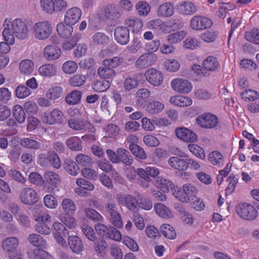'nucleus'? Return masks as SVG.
<instances>
[{"label": "nucleus", "instance_id": "f257e3e1", "mask_svg": "<svg viewBox=\"0 0 259 259\" xmlns=\"http://www.w3.org/2000/svg\"><path fill=\"white\" fill-rule=\"evenodd\" d=\"M4 29L2 35L5 41L14 44L15 36L20 39L27 37L29 30L26 23L21 19L16 18L12 21L11 18H6L4 23Z\"/></svg>", "mask_w": 259, "mask_h": 259}, {"label": "nucleus", "instance_id": "f03ea898", "mask_svg": "<svg viewBox=\"0 0 259 259\" xmlns=\"http://www.w3.org/2000/svg\"><path fill=\"white\" fill-rule=\"evenodd\" d=\"M171 167L179 170L185 171L188 168L198 170L201 167L200 163L195 159L187 157L182 158L179 157H171L168 160Z\"/></svg>", "mask_w": 259, "mask_h": 259}, {"label": "nucleus", "instance_id": "7ed1b4c3", "mask_svg": "<svg viewBox=\"0 0 259 259\" xmlns=\"http://www.w3.org/2000/svg\"><path fill=\"white\" fill-rule=\"evenodd\" d=\"M44 178L46 181L44 189L47 193L55 194L59 191L58 186L60 183V179L58 174L54 171H48L44 174Z\"/></svg>", "mask_w": 259, "mask_h": 259}, {"label": "nucleus", "instance_id": "20e7f679", "mask_svg": "<svg viewBox=\"0 0 259 259\" xmlns=\"http://www.w3.org/2000/svg\"><path fill=\"white\" fill-rule=\"evenodd\" d=\"M33 31L35 37L39 40L48 38L51 34L52 28L48 21H42L34 24Z\"/></svg>", "mask_w": 259, "mask_h": 259}, {"label": "nucleus", "instance_id": "39448f33", "mask_svg": "<svg viewBox=\"0 0 259 259\" xmlns=\"http://www.w3.org/2000/svg\"><path fill=\"white\" fill-rule=\"evenodd\" d=\"M105 209L111 223L117 228L121 227V218L118 212L117 204L114 202H108L105 205Z\"/></svg>", "mask_w": 259, "mask_h": 259}, {"label": "nucleus", "instance_id": "423d86ee", "mask_svg": "<svg viewBox=\"0 0 259 259\" xmlns=\"http://www.w3.org/2000/svg\"><path fill=\"white\" fill-rule=\"evenodd\" d=\"M67 124L70 128L75 131L94 132L96 130L89 121L82 119L70 118L68 119Z\"/></svg>", "mask_w": 259, "mask_h": 259}, {"label": "nucleus", "instance_id": "0eeeda50", "mask_svg": "<svg viewBox=\"0 0 259 259\" xmlns=\"http://www.w3.org/2000/svg\"><path fill=\"white\" fill-rule=\"evenodd\" d=\"M236 212L241 218L246 220H253L257 215L255 208L251 204L246 202L238 204Z\"/></svg>", "mask_w": 259, "mask_h": 259}, {"label": "nucleus", "instance_id": "6e6552de", "mask_svg": "<svg viewBox=\"0 0 259 259\" xmlns=\"http://www.w3.org/2000/svg\"><path fill=\"white\" fill-rule=\"evenodd\" d=\"M41 116L42 121L50 125L61 123L64 119L63 112L57 108L43 113Z\"/></svg>", "mask_w": 259, "mask_h": 259}, {"label": "nucleus", "instance_id": "1a4fd4ad", "mask_svg": "<svg viewBox=\"0 0 259 259\" xmlns=\"http://www.w3.org/2000/svg\"><path fill=\"white\" fill-rule=\"evenodd\" d=\"M212 25V22L210 19L200 15L193 16L190 22V28L197 31L209 28Z\"/></svg>", "mask_w": 259, "mask_h": 259}, {"label": "nucleus", "instance_id": "9d476101", "mask_svg": "<svg viewBox=\"0 0 259 259\" xmlns=\"http://www.w3.org/2000/svg\"><path fill=\"white\" fill-rule=\"evenodd\" d=\"M196 121L200 126L206 128H214L219 124L218 117L210 113H203L199 116Z\"/></svg>", "mask_w": 259, "mask_h": 259}, {"label": "nucleus", "instance_id": "9b49d317", "mask_svg": "<svg viewBox=\"0 0 259 259\" xmlns=\"http://www.w3.org/2000/svg\"><path fill=\"white\" fill-rule=\"evenodd\" d=\"M175 134L180 140L186 143H195L198 139L196 134L192 130L185 127H177L175 130Z\"/></svg>", "mask_w": 259, "mask_h": 259}, {"label": "nucleus", "instance_id": "f8f14e48", "mask_svg": "<svg viewBox=\"0 0 259 259\" xmlns=\"http://www.w3.org/2000/svg\"><path fill=\"white\" fill-rule=\"evenodd\" d=\"M116 199L118 204L126 206L130 210L135 211L137 209L138 200L134 196L130 194H118L116 195Z\"/></svg>", "mask_w": 259, "mask_h": 259}, {"label": "nucleus", "instance_id": "ddd939ff", "mask_svg": "<svg viewBox=\"0 0 259 259\" xmlns=\"http://www.w3.org/2000/svg\"><path fill=\"white\" fill-rule=\"evenodd\" d=\"M144 75L148 83L154 87H158L163 82V75L156 69L151 68L147 69Z\"/></svg>", "mask_w": 259, "mask_h": 259}, {"label": "nucleus", "instance_id": "4468645a", "mask_svg": "<svg viewBox=\"0 0 259 259\" xmlns=\"http://www.w3.org/2000/svg\"><path fill=\"white\" fill-rule=\"evenodd\" d=\"M19 199L24 204L32 205L37 201V194L34 189L25 187L21 190Z\"/></svg>", "mask_w": 259, "mask_h": 259}, {"label": "nucleus", "instance_id": "2eb2a0df", "mask_svg": "<svg viewBox=\"0 0 259 259\" xmlns=\"http://www.w3.org/2000/svg\"><path fill=\"white\" fill-rule=\"evenodd\" d=\"M171 86L175 91L180 93H189L192 89L191 83L188 80L182 78H176L172 80Z\"/></svg>", "mask_w": 259, "mask_h": 259}, {"label": "nucleus", "instance_id": "dca6fc26", "mask_svg": "<svg viewBox=\"0 0 259 259\" xmlns=\"http://www.w3.org/2000/svg\"><path fill=\"white\" fill-rule=\"evenodd\" d=\"M156 60L155 55L146 53L141 55L135 62L136 67L142 69L153 64Z\"/></svg>", "mask_w": 259, "mask_h": 259}, {"label": "nucleus", "instance_id": "f3484780", "mask_svg": "<svg viewBox=\"0 0 259 259\" xmlns=\"http://www.w3.org/2000/svg\"><path fill=\"white\" fill-rule=\"evenodd\" d=\"M114 35L116 41L121 45H125L130 41V30L127 27H116L114 29Z\"/></svg>", "mask_w": 259, "mask_h": 259}, {"label": "nucleus", "instance_id": "a211bd4d", "mask_svg": "<svg viewBox=\"0 0 259 259\" xmlns=\"http://www.w3.org/2000/svg\"><path fill=\"white\" fill-rule=\"evenodd\" d=\"M81 15V10L77 7L68 9L65 15L64 21L66 24L74 25L79 20Z\"/></svg>", "mask_w": 259, "mask_h": 259}, {"label": "nucleus", "instance_id": "6ab92c4d", "mask_svg": "<svg viewBox=\"0 0 259 259\" xmlns=\"http://www.w3.org/2000/svg\"><path fill=\"white\" fill-rule=\"evenodd\" d=\"M178 12L184 15H192L197 10L196 6L191 2L187 1L181 3L178 6Z\"/></svg>", "mask_w": 259, "mask_h": 259}, {"label": "nucleus", "instance_id": "aec40b11", "mask_svg": "<svg viewBox=\"0 0 259 259\" xmlns=\"http://www.w3.org/2000/svg\"><path fill=\"white\" fill-rule=\"evenodd\" d=\"M38 72L42 76L51 78L57 75L58 68L54 64L50 63L46 64L39 67Z\"/></svg>", "mask_w": 259, "mask_h": 259}, {"label": "nucleus", "instance_id": "412c9836", "mask_svg": "<svg viewBox=\"0 0 259 259\" xmlns=\"http://www.w3.org/2000/svg\"><path fill=\"white\" fill-rule=\"evenodd\" d=\"M68 244L71 250L76 254L83 250V246L81 239L76 235H70L68 238Z\"/></svg>", "mask_w": 259, "mask_h": 259}, {"label": "nucleus", "instance_id": "4be33fe9", "mask_svg": "<svg viewBox=\"0 0 259 259\" xmlns=\"http://www.w3.org/2000/svg\"><path fill=\"white\" fill-rule=\"evenodd\" d=\"M61 54L60 49L54 45H48L45 47L44 55L46 59L49 61L59 58Z\"/></svg>", "mask_w": 259, "mask_h": 259}, {"label": "nucleus", "instance_id": "5701e85b", "mask_svg": "<svg viewBox=\"0 0 259 259\" xmlns=\"http://www.w3.org/2000/svg\"><path fill=\"white\" fill-rule=\"evenodd\" d=\"M174 13V4L166 2L160 5L157 9V14L161 17H169Z\"/></svg>", "mask_w": 259, "mask_h": 259}, {"label": "nucleus", "instance_id": "b1692460", "mask_svg": "<svg viewBox=\"0 0 259 259\" xmlns=\"http://www.w3.org/2000/svg\"><path fill=\"white\" fill-rule=\"evenodd\" d=\"M18 245V239L15 237H8L2 242L3 249L7 253L15 250Z\"/></svg>", "mask_w": 259, "mask_h": 259}, {"label": "nucleus", "instance_id": "393cba45", "mask_svg": "<svg viewBox=\"0 0 259 259\" xmlns=\"http://www.w3.org/2000/svg\"><path fill=\"white\" fill-rule=\"evenodd\" d=\"M118 163H122L126 165H130L133 163L134 159L130 152L123 148L117 149Z\"/></svg>", "mask_w": 259, "mask_h": 259}, {"label": "nucleus", "instance_id": "a878e982", "mask_svg": "<svg viewBox=\"0 0 259 259\" xmlns=\"http://www.w3.org/2000/svg\"><path fill=\"white\" fill-rule=\"evenodd\" d=\"M169 102L175 106L184 107L191 105L192 100L188 97L178 95L171 97Z\"/></svg>", "mask_w": 259, "mask_h": 259}, {"label": "nucleus", "instance_id": "bb28decb", "mask_svg": "<svg viewBox=\"0 0 259 259\" xmlns=\"http://www.w3.org/2000/svg\"><path fill=\"white\" fill-rule=\"evenodd\" d=\"M30 259H54L53 256L43 249L35 248L28 251Z\"/></svg>", "mask_w": 259, "mask_h": 259}, {"label": "nucleus", "instance_id": "cd10ccee", "mask_svg": "<svg viewBox=\"0 0 259 259\" xmlns=\"http://www.w3.org/2000/svg\"><path fill=\"white\" fill-rule=\"evenodd\" d=\"M204 69L210 71L216 70L220 66V63L217 58L213 56H208L203 62Z\"/></svg>", "mask_w": 259, "mask_h": 259}, {"label": "nucleus", "instance_id": "c85d7f7f", "mask_svg": "<svg viewBox=\"0 0 259 259\" xmlns=\"http://www.w3.org/2000/svg\"><path fill=\"white\" fill-rule=\"evenodd\" d=\"M63 166L66 171L70 175L75 176L79 172L77 164L71 159H66L64 160Z\"/></svg>", "mask_w": 259, "mask_h": 259}, {"label": "nucleus", "instance_id": "c756f323", "mask_svg": "<svg viewBox=\"0 0 259 259\" xmlns=\"http://www.w3.org/2000/svg\"><path fill=\"white\" fill-rule=\"evenodd\" d=\"M73 27L69 24L64 25L60 23L57 25V31L58 34L63 38H69L73 32Z\"/></svg>", "mask_w": 259, "mask_h": 259}, {"label": "nucleus", "instance_id": "7c9ffc66", "mask_svg": "<svg viewBox=\"0 0 259 259\" xmlns=\"http://www.w3.org/2000/svg\"><path fill=\"white\" fill-rule=\"evenodd\" d=\"M28 240L34 246L46 248L47 245L46 240L41 236L37 234L29 235Z\"/></svg>", "mask_w": 259, "mask_h": 259}, {"label": "nucleus", "instance_id": "2f4dec72", "mask_svg": "<svg viewBox=\"0 0 259 259\" xmlns=\"http://www.w3.org/2000/svg\"><path fill=\"white\" fill-rule=\"evenodd\" d=\"M154 210L157 215L163 219H169L172 217L170 210L161 203H157L154 206Z\"/></svg>", "mask_w": 259, "mask_h": 259}, {"label": "nucleus", "instance_id": "473e14b6", "mask_svg": "<svg viewBox=\"0 0 259 259\" xmlns=\"http://www.w3.org/2000/svg\"><path fill=\"white\" fill-rule=\"evenodd\" d=\"M65 143L67 147L72 151H80L82 149L81 141L77 136L68 138L66 140Z\"/></svg>", "mask_w": 259, "mask_h": 259}, {"label": "nucleus", "instance_id": "72a5a7b5", "mask_svg": "<svg viewBox=\"0 0 259 259\" xmlns=\"http://www.w3.org/2000/svg\"><path fill=\"white\" fill-rule=\"evenodd\" d=\"M34 68L33 62L28 59L22 60L19 65L20 72L24 75L31 74L33 71Z\"/></svg>", "mask_w": 259, "mask_h": 259}, {"label": "nucleus", "instance_id": "f704fd0d", "mask_svg": "<svg viewBox=\"0 0 259 259\" xmlns=\"http://www.w3.org/2000/svg\"><path fill=\"white\" fill-rule=\"evenodd\" d=\"M105 17L110 20H115L120 17V13L118 8L114 5H110L107 7L104 10Z\"/></svg>", "mask_w": 259, "mask_h": 259}, {"label": "nucleus", "instance_id": "c9c22d12", "mask_svg": "<svg viewBox=\"0 0 259 259\" xmlns=\"http://www.w3.org/2000/svg\"><path fill=\"white\" fill-rule=\"evenodd\" d=\"M164 104L156 101H150L146 107V111L150 114H157L164 109Z\"/></svg>", "mask_w": 259, "mask_h": 259}, {"label": "nucleus", "instance_id": "e433bc0d", "mask_svg": "<svg viewBox=\"0 0 259 259\" xmlns=\"http://www.w3.org/2000/svg\"><path fill=\"white\" fill-rule=\"evenodd\" d=\"M98 74L102 78L110 79L116 75V72L109 66L106 67L105 65H103V66L100 67L98 68Z\"/></svg>", "mask_w": 259, "mask_h": 259}, {"label": "nucleus", "instance_id": "4c0bfd02", "mask_svg": "<svg viewBox=\"0 0 259 259\" xmlns=\"http://www.w3.org/2000/svg\"><path fill=\"white\" fill-rule=\"evenodd\" d=\"M223 156L222 154L217 151H212L209 154V161L213 165L220 167L223 164Z\"/></svg>", "mask_w": 259, "mask_h": 259}, {"label": "nucleus", "instance_id": "58836bf2", "mask_svg": "<svg viewBox=\"0 0 259 259\" xmlns=\"http://www.w3.org/2000/svg\"><path fill=\"white\" fill-rule=\"evenodd\" d=\"M13 114L15 119L20 123L25 121L26 114L23 107L20 105H15L13 107Z\"/></svg>", "mask_w": 259, "mask_h": 259}, {"label": "nucleus", "instance_id": "ea45409f", "mask_svg": "<svg viewBox=\"0 0 259 259\" xmlns=\"http://www.w3.org/2000/svg\"><path fill=\"white\" fill-rule=\"evenodd\" d=\"M155 186L164 192H168L172 188V182L168 180L162 178H158L155 183Z\"/></svg>", "mask_w": 259, "mask_h": 259}, {"label": "nucleus", "instance_id": "a19ab883", "mask_svg": "<svg viewBox=\"0 0 259 259\" xmlns=\"http://www.w3.org/2000/svg\"><path fill=\"white\" fill-rule=\"evenodd\" d=\"M81 97L80 91L74 90L69 93L65 98L66 103L70 105H75L79 102Z\"/></svg>", "mask_w": 259, "mask_h": 259}, {"label": "nucleus", "instance_id": "79ce46f5", "mask_svg": "<svg viewBox=\"0 0 259 259\" xmlns=\"http://www.w3.org/2000/svg\"><path fill=\"white\" fill-rule=\"evenodd\" d=\"M63 94V89L61 87L56 86L49 89L46 93V97L48 99L55 100L60 97Z\"/></svg>", "mask_w": 259, "mask_h": 259}, {"label": "nucleus", "instance_id": "37998d69", "mask_svg": "<svg viewBox=\"0 0 259 259\" xmlns=\"http://www.w3.org/2000/svg\"><path fill=\"white\" fill-rule=\"evenodd\" d=\"M123 62V58L120 56L114 57L112 59H105L103 61V65L110 67L113 69L121 65Z\"/></svg>", "mask_w": 259, "mask_h": 259}, {"label": "nucleus", "instance_id": "c03bdc74", "mask_svg": "<svg viewBox=\"0 0 259 259\" xmlns=\"http://www.w3.org/2000/svg\"><path fill=\"white\" fill-rule=\"evenodd\" d=\"M20 144L22 146L29 149L37 150L40 148L39 143L31 138H22L20 141Z\"/></svg>", "mask_w": 259, "mask_h": 259}, {"label": "nucleus", "instance_id": "a18cd8bd", "mask_svg": "<svg viewBox=\"0 0 259 259\" xmlns=\"http://www.w3.org/2000/svg\"><path fill=\"white\" fill-rule=\"evenodd\" d=\"M63 210L67 213H73L76 209L74 201L69 198L64 199L61 203Z\"/></svg>", "mask_w": 259, "mask_h": 259}, {"label": "nucleus", "instance_id": "49530a36", "mask_svg": "<svg viewBox=\"0 0 259 259\" xmlns=\"http://www.w3.org/2000/svg\"><path fill=\"white\" fill-rule=\"evenodd\" d=\"M160 231L162 234L166 238L170 239H174L176 237L175 230L170 225L163 224L160 227Z\"/></svg>", "mask_w": 259, "mask_h": 259}, {"label": "nucleus", "instance_id": "de8ad7c7", "mask_svg": "<svg viewBox=\"0 0 259 259\" xmlns=\"http://www.w3.org/2000/svg\"><path fill=\"white\" fill-rule=\"evenodd\" d=\"M189 151L197 157L201 159L205 158V154L204 150L200 146L196 144H190L188 145Z\"/></svg>", "mask_w": 259, "mask_h": 259}, {"label": "nucleus", "instance_id": "09e8293b", "mask_svg": "<svg viewBox=\"0 0 259 259\" xmlns=\"http://www.w3.org/2000/svg\"><path fill=\"white\" fill-rule=\"evenodd\" d=\"M245 38L251 42L259 45V29L254 28L246 32L245 33Z\"/></svg>", "mask_w": 259, "mask_h": 259}, {"label": "nucleus", "instance_id": "8fccbe9b", "mask_svg": "<svg viewBox=\"0 0 259 259\" xmlns=\"http://www.w3.org/2000/svg\"><path fill=\"white\" fill-rule=\"evenodd\" d=\"M75 160L78 164L85 167L91 166L92 163L91 158L82 153L77 155L75 157Z\"/></svg>", "mask_w": 259, "mask_h": 259}, {"label": "nucleus", "instance_id": "3c124183", "mask_svg": "<svg viewBox=\"0 0 259 259\" xmlns=\"http://www.w3.org/2000/svg\"><path fill=\"white\" fill-rule=\"evenodd\" d=\"M186 33L184 31H179L169 34L167 39L170 44H177L181 41L185 36Z\"/></svg>", "mask_w": 259, "mask_h": 259}, {"label": "nucleus", "instance_id": "603ef678", "mask_svg": "<svg viewBox=\"0 0 259 259\" xmlns=\"http://www.w3.org/2000/svg\"><path fill=\"white\" fill-rule=\"evenodd\" d=\"M105 237L116 241H120L122 238L120 231L111 226L108 227Z\"/></svg>", "mask_w": 259, "mask_h": 259}, {"label": "nucleus", "instance_id": "864d4df0", "mask_svg": "<svg viewBox=\"0 0 259 259\" xmlns=\"http://www.w3.org/2000/svg\"><path fill=\"white\" fill-rule=\"evenodd\" d=\"M85 81L86 77L85 75L77 74L69 79V83L72 87H77L84 84Z\"/></svg>", "mask_w": 259, "mask_h": 259}, {"label": "nucleus", "instance_id": "5fc2aeb1", "mask_svg": "<svg viewBox=\"0 0 259 259\" xmlns=\"http://www.w3.org/2000/svg\"><path fill=\"white\" fill-rule=\"evenodd\" d=\"M93 42L98 45H104L109 41V37L105 33L98 32L95 33L93 36Z\"/></svg>", "mask_w": 259, "mask_h": 259}, {"label": "nucleus", "instance_id": "6e6d98bb", "mask_svg": "<svg viewBox=\"0 0 259 259\" xmlns=\"http://www.w3.org/2000/svg\"><path fill=\"white\" fill-rule=\"evenodd\" d=\"M150 95V91L146 89H142L139 90L136 93V98L137 103L142 105L146 102Z\"/></svg>", "mask_w": 259, "mask_h": 259}, {"label": "nucleus", "instance_id": "4d7b16f0", "mask_svg": "<svg viewBox=\"0 0 259 259\" xmlns=\"http://www.w3.org/2000/svg\"><path fill=\"white\" fill-rule=\"evenodd\" d=\"M219 32L213 30H207L201 34V38L205 42H211L218 38Z\"/></svg>", "mask_w": 259, "mask_h": 259}, {"label": "nucleus", "instance_id": "13d9d810", "mask_svg": "<svg viewBox=\"0 0 259 259\" xmlns=\"http://www.w3.org/2000/svg\"><path fill=\"white\" fill-rule=\"evenodd\" d=\"M80 37V34H76L71 39L65 40L62 43V49L66 51L71 50L77 44Z\"/></svg>", "mask_w": 259, "mask_h": 259}, {"label": "nucleus", "instance_id": "bf43d9fd", "mask_svg": "<svg viewBox=\"0 0 259 259\" xmlns=\"http://www.w3.org/2000/svg\"><path fill=\"white\" fill-rule=\"evenodd\" d=\"M129 149L131 152L137 157L141 159H145L147 155L144 149L138 145H132L129 146Z\"/></svg>", "mask_w": 259, "mask_h": 259}, {"label": "nucleus", "instance_id": "052dcab7", "mask_svg": "<svg viewBox=\"0 0 259 259\" xmlns=\"http://www.w3.org/2000/svg\"><path fill=\"white\" fill-rule=\"evenodd\" d=\"M84 213L86 217L94 221H102L103 218L96 210L91 208H87L84 209Z\"/></svg>", "mask_w": 259, "mask_h": 259}, {"label": "nucleus", "instance_id": "680f3d73", "mask_svg": "<svg viewBox=\"0 0 259 259\" xmlns=\"http://www.w3.org/2000/svg\"><path fill=\"white\" fill-rule=\"evenodd\" d=\"M44 202L46 207L55 209L58 205V202L53 195L47 194L44 197Z\"/></svg>", "mask_w": 259, "mask_h": 259}, {"label": "nucleus", "instance_id": "e2e57ef3", "mask_svg": "<svg viewBox=\"0 0 259 259\" xmlns=\"http://www.w3.org/2000/svg\"><path fill=\"white\" fill-rule=\"evenodd\" d=\"M138 85V82L134 76H130L126 77L123 82L124 89L126 91H130Z\"/></svg>", "mask_w": 259, "mask_h": 259}, {"label": "nucleus", "instance_id": "0e129e2a", "mask_svg": "<svg viewBox=\"0 0 259 259\" xmlns=\"http://www.w3.org/2000/svg\"><path fill=\"white\" fill-rule=\"evenodd\" d=\"M78 68L76 63L73 61H67L63 63L62 69L66 73L72 74L74 73Z\"/></svg>", "mask_w": 259, "mask_h": 259}, {"label": "nucleus", "instance_id": "69168bd1", "mask_svg": "<svg viewBox=\"0 0 259 259\" xmlns=\"http://www.w3.org/2000/svg\"><path fill=\"white\" fill-rule=\"evenodd\" d=\"M241 96L245 101H254L258 98L259 94L256 91L249 89L241 92Z\"/></svg>", "mask_w": 259, "mask_h": 259}, {"label": "nucleus", "instance_id": "338daca9", "mask_svg": "<svg viewBox=\"0 0 259 259\" xmlns=\"http://www.w3.org/2000/svg\"><path fill=\"white\" fill-rule=\"evenodd\" d=\"M238 178L233 174L227 179V181L229 182L228 187L226 189V192L227 194H231L235 190L236 184L238 183Z\"/></svg>", "mask_w": 259, "mask_h": 259}, {"label": "nucleus", "instance_id": "774afa93", "mask_svg": "<svg viewBox=\"0 0 259 259\" xmlns=\"http://www.w3.org/2000/svg\"><path fill=\"white\" fill-rule=\"evenodd\" d=\"M110 86V83L108 80H98L94 85L93 89L97 92H103L106 91Z\"/></svg>", "mask_w": 259, "mask_h": 259}]
</instances>
